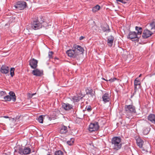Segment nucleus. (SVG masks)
I'll return each instance as SVG.
<instances>
[{
	"instance_id": "obj_1",
	"label": "nucleus",
	"mask_w": 155,
	"mask_h": 155,
	"mask_svg": "<svg viewBox=\"0 0 155 155\" xmlns=\"http://www.w3.org/2000/svg\"><path fill=\"white\" fill-rule=\"evenodd\" d=\"M84 51V48L81 46L74 44L72 49L67 50L66 53L69 57L78 59L80 58V55L83 54Z\"/></svg>"
},
{
	"instance_id": "obj_2",
	"label": "nucleus",
	"mask_w": 155,
	"mask_h": 155,
	"mask_svg": "<svg viewBox=\"0 0 155 155\" xmlns=\"http://www.w3.org/2000/svg\"><path fill=\"white\" fill-rule=\"evenodd\" d=\"M136 30L137 31V34L135 31H130L127 36L128 38H129L132 41H139V37L138 35H140L142 31V28L140 27L136 26Z\"/></svg>"
},
{
	"instance_id": "obj_3",
	"label": "nucleus",
	"mask_w": 155,
	"mask_h": 155,
	"mask_svg": "<svg viewBox=\"0 0 155 155\" xmlns=\"http://www.w3.org/2000/svg\"><path fill=\"white\" fill-rule=\"evenodd\" d=\"M121 138L120 137H114L111 140V144L114 149L118 150L120 149L122 143H120Z\"/></svg>"
},
{
	"instance_id": "obj_4",
	"label": "nucleus",
	"mask_w": 155,
	"mask_h": 155,
	"mask_svg": "<svg viewBox=\"0 0 155 155\" xmlns=\"http://www.w3.org/2000/svg\"><path fill=\"white\" fill-rule=\"evenodd\" d=\"M18 153L21 155L29 154L31 153V150L28 147L23 148L20 147L17 150Z\"/></svg>"
},
{
	"instance_id": "obj_5",
	"label": "nucleus",
	"mask_w": 155,
	"mask_h": 155,
	"mask_svg": "<svg viewBox=\"0 0 155 155\" xmlns=\"http://www.w3.org/2000/svg\"><path fill=\"white\" fill-rule=\"evenodd\" d=\"M41 25L39 19L34 20L31 24V28L34 30H37L41 28Z\"/></svg>"
},
{
	"instance_id": "obj_6",
	"label": "nucleus",
	"mask_w": 155,
	"mask_h": 155,
	"mask_svg": "<svg viewBox=\"0 0 155 155\" xmlns=\"http://www.w3.org/2000/svg\"><path fill=\"white\" fill-rule=\"evenodd\" d=\"M100 126L98 122H95L91 123L89 125V130L92 132L97 130L99 128Z\"/></svg>"
},
{
	"instance_id": "obj_7",
	"label": "nucleus",
	"mask_w": 155,
	"mask_h": 155,
	"mask_svg": "<svg viewBox=\"0 0 155 155\" xmlns=\"http://www.w3.org/2000/svg\"><path fill=\"white\" fill-rule=\"evenodd\" d=\"M27 6V3L24 1H19L17 2L14 7L19 10H22L26 8Z\"/></svg>"
},
{
	"instance_id": "obj_8",
	"label": "nucleus",
	"mask_w": 155,
	"mask_h": 155,
	"mask_svg": "<svg viewBox=\"0 0 155 155\" xmlns=\"http://www.w3.org/2000/svg\"><path fill=\"white\" fill-rule=\"evenodd\" d=\"M125 109L126 113L132 114L136 112L135 107L133 105H126Z\"/></svg>"
},
{
	"instance_id": "obj_9",
	"label": "nucleus",
	"mask_w": 155,
	"mask_h": 155,
	"mask_svg": "<svg viewBox=\"0 0 155 155\" xmlns=\"http://www.w3.org/2000/svg\"><path fill=\"white\" fill-rule=\"evenodd\" d=\"M29 65L32 68L35 69L38 66V61L33 58L30 59L29 61Z\"/></svg>"
},
{
	"instance_id": "obj_10",
	"label": "nucleus",
	"mask_w": 155,
	"mask_h": 155,
	"mask_svg": "<svg viewBox=\"0 0 155 155\" xmlns=\"http://www.w3.org/2000/svg\"><path fill=\"white\" fill-rule=\"evenodd\" d=\"M85 96V94L82 95V94H80L79 95H77V96H73L71 97V100L74 102H78L82 98Z\"/></svg>"
},
{
	"instance_id": "obj_11",
	"label": "nucleus",
	"mask_w": 155,
	"mask_h": 155,
	"mask_svg": "<svg viewBox=\"0 0 155 155\" xmlns=\"http://www.w3.org/2000/svg\"><path fill=\"white\" fill-rule=\"evenodd\" d=\"M153 33L147 29L145 30L143 32L142 37L144 38H147L150 36Z\"/></svg>"
},
{
	"instance_id": "obj_12",
	"label": "nucleus",
	"mask_w": 155,
	"mask_h": 155,
	"mask_svg": "<svg viewBox=\"0 0 155 155\" xmlns=\"http://www.w3.org/2000/svg\"><path fill=\"white\" fill-rule=\"evenodd\" d=\"M9 68L5 65H2L1 68V72L3 74H7L9 72Z\"/></svg>"
},
{
	"instance_id": "obj_13",
	"label": "nucleus",
	"mask_w": 155,
	"mask_h": 155,
	"mask_svg": "<svg viewBox=\"0 0 155 155\" xmlns=\"http://www.w3.org/2000/svg\"><path fill=\"white\" fill-rule=\"evenodd\" d=\"M32 74L36 76H40L43 74V71L36 68L32 71Z\"/></svg>"
},
{
	"instance_id": "obj_14",
	"label": "nucleus",
	"mask_w": 155,
	"mask_h": 155,
	"mask_svg": "<svg viewBox=\"0 0 155 155\" xmlns=\"http://www.w3.org/2000/svg\"><path fill=\"white\" fill-rule=\"evenodd\" d=\"M103 101L104 103L109 102L110 100V96L109 94L105 93L102 97Z\"/></svg>"
},
{
	"instance_id": "obj_15",
	"label": "nucleus",
	"mask_w": 155,
	"mask_h": 155,
	"mask_svg": "<svg viewBox=\"0 0 155 155\" xmlns=\"http://www.w3.org/2000/svg\"><path fill=\"white\" fill-rule=\"evenodd\" d=\"M114 40V37L112 35L109 36L107 38V45L110 47H111L113 45V41Z\"/></svg>"
},
{
	"instance_id": "obj_16",
	"label": "nucleus",
	"mask_w": 155,
	"mask_h": 155,
	"mask_svg": "<svg viewBox=\"0 0 155 155\" xmlns=\"http://www.w3.org/2000/svg\"><path fill=\"white\" fill-rule=\"evenodd\" d=\"M136 143L137 145L140 148H141L143 147L144 141L141 138L139 137L136 138Z\"/></svg>"
},
{
	"instance_id": "obj_17",
	"label": "nucleus",
	"mask_w": 155,
	"mask_h": 155,
	"mask_svg": "<svg viewBox=\"0 0 155 155\" xmlns=\"http://www.w3.org/2000/svg\"><path fill=\"white\" fill-rule=\"evenodd\" d=\"M148 120L150 121L151 123L155 124V115L151 114L147 117Z\"/></svg>"
},
{
	"instance_id": "obj_18",
	"label": "nucleus",
	"mask_w": 155,
	"mask_h": 155,
	"mask_svg": "<svg viewBox=\"0 0 155 155\" xmlns=\"http://www.w3.org/2000/svg\"><path fill=\"white\" fill-rule=\"evenodd\" d=\"M86 94L87 95H90L91 96L93 97L94 96L95 92L93 93V90L91 88H87L85 90Z\"/></svg>"
},
{
	"instance_id": "obj_19",
	"label": "nucleus",
	"mask_w": 155,
	"mask_h": 155,
	"mask_svg": "<svg viewBox=\"0 0 155 155\" xmlns=\"http://www.w3.org/2000/svg\"><path fill=\"white\" fill-rule=\"evenodd\" d=\"M68 132V128L67 126L63 125L60 128L59 132L61 134H64Z\"/></svg>"
},
{
	"instance_id": "obj_20",
	"label": "nucleus",
	"mask_w": 155,
	"mask_h": 155,
	"mask_svg": "<svg viewBox=\"0 0 155 155\" xmlns=\"http://www.w3.org/2000/svg\"><path fill=\"white\" fill-rule=\"evenodd\" d=\"M62 107L65 110H69L72 108L73 106L69 104L64 103L62 105Z\"/></svg>"
},
{
	"instance_id": "obj_21",
	"label": "nucleus",
	"mask_w": 155,
	"mask_h": 155,
	"mask_svg": "<svg viewBox=\"0 0 155 155\" xmlns=\"http://www.w3.org/2000/svg\"><path fill=\"white\" fill-rule=\"evenodd\" d=\"M41 20H40V23L41 24V28L42 27H46L48 26V23L45 21L44 19L43 18L42 16H41L40 17Z\"/></svg>"
},
{
	"instance_id": "obj_22",
	"label": "nucleus",
	"mask_w": 155,
	"mask_h": 155,
	"mask_svg": "<svg viewBox=\"0 0 155 155\" xmlns=\"http://www.w3.org/2000/svg\"><path fill=\"white\" fill-rule=\"evenodd\" d=\"M102 29L104 32H109L110 31L109 26L107 24H104L102 27Z\"/></svg>"
},
{
	"instance_id": "obj_23",
	"label": "nucleus",
	"mask_w": 155,
	"mask_h": 155,
	"mask_svg": "<svg viewBox=\"0 0 155 155\" xmlns=\"http://www.w3.org/2000/svg\"><path fill=\"white\" fill-rule=\"evenodd\" d=\"M9 94L13 101L15 102L16 99V96L15 93L12 91H10L9 93Z\"/></svg>"
},
{
	"instance_id": "obj_24",
	"label": "nucleus",
	"mask_w": 155,
	"mask_h": 155,
	"mask_svg": "<svg viewBox=\"0 0 155 155\" xmlns=\"http://www.w3.org/2000/svg\"><path fill=\"white\" fill-rule=\"evenodd\" d=\"M141 85L140 80L138 78H137L134 81V85Z\"/></svg>"
},
{
	"instance_id": "obj_25",
	"label": "nucleus",
	"mask_w": 155,
	"mask_h": 155,
	"mask_svg": "<svg viewBox=\"0 0 155 155\" xmlns=\"http://www.w3.org/2000/svg\"><path fill=\"white\" fill-rule=\"evenodd\" d=\"M74 140L73 138H71L70 140H68L67 142V143L69 145L71 146L73 144Z\"/></svg>"
},
{
	"instance_id": "obj_26",
	"label": "nucleus",
	"mask_w": 155,
	"mask_h": 155,
	"mask_svg": "<svg viewBox=\"0 0 155 155\" xmlns=\"http://www.w3.org/2000/svg\"><path fill=\"white\" fill-rule=\"evenodd\" d=\"M3 100H2L3 101L4 100L5 101H10L11 100H12V99L11 98V97L9 95H7V96H4L3 97Z\"/></svg>"
},
{
	"instance_id": "obj_27",
	"label": "nucleus",
	"mask_w": 155,
	"mask_h": 155,
	"mask_svg": "<svg viewBox=\"0 0 155 155\" xmlns=\"http://www.w3.org/2000/svg\"><path fill=\"white\" fill-rule=\"evenodd\" d=\"M100 9V6L98 5H97L93 8L92 10L93 12H96L99 10Z\"/></svg>"
},
{
	"instance_id": "obj_28",
	"label": "nucleus",
	"mask_w": 155,
	"mask_h": 155,
	"mask_svg": "<svg viewBox=\"0 0 155 155\" xmlns=\"http://www.w3.org/2000/svg\"><path fill=\"white\" fill-rule=\"evenodd\" d=\"M148 128H145L143 129V133L144 135H147L149 132V129Z\"/></svg>"
},
{
	"instance_id": "obj_29",
	"label": "nucleus",
	"mask_w": 155,
	"mask_h": 155,
	"mask_svg": "<svg viewBox=\"0 0 155 155\" xmlns=\"http://www.w3.org/2000/svg\"><path fill=\"white\" fill-rule=\"evenodd\" d=\"M106 78V79H105L104 78H102V79L104 80L105 81H109L111 83L114 82L115 80H116V79H117L116 78H114L113 79L110 78V79H108L107 78Z\"/></svg>"
},
{
	"instance_id": "obj_30",
	"label": "nucleus",
	"mask_w": 155,
	"mask_h": 155,
	"mask_svg": "<svg viewBox=\"0 0 155 155\" xmlns=\"http://www.w3.org/2000/svg\"><path fill=\"white\" fill-rule=\"evenodd\" d=\"M55 155H64V154L62 151L61 150H59L55 152Z\"/></svg>"
},
{
	"instance_id": "obj_31",
	"label": "nucleus",
	"mask_w": 155,
	"mask_h": 155,
	"mask_svg": "<svg viewBox=\"0 0 155 155\" xmlns=\"http://www.w3.org/2000/svg\"><path fill=\"white\" fill-rule=\"evenodd\" d=\"M150 25L151 27V29L152 30L153 29H155V22L154 21H153L151 23Z\"/></svg>"
},
{
	"instance_id": "obj_32",
	"label": "nucleus",
	"mask_w": 155,
	"mask_h": 155,
	"mask_svg": "<svg viewBox=\"0 0 155 155\" xmlns=\"http://www.w3.org/2000/svg\"><path fill=\"white\" fill-rule=\"evenodd\" d=\"M14 71H15V68H11L10 69V75L12 77L14 74Z\"/></svg>"
},
{
	"instance_id": "obj_33",
	"label": "nucleus",
	"mask_w": 155,
	"mask_h": 155,
	"mask_svg": "<svg viewBox=\"0 0 155 155\" xmlns=\"http://www.w3.org/2000/svg\"><path fill=\"white\" fill-rule=\"evenodd\" d=\"M43 117L42 115L39 116L38 119L39 122L41 123H43Z\"/></svg>"
},
{
	"instance_id": "obj_34",
	"label": "nucleus",
	"mask_w": 155,
	"mask_h": 155,
	"mask_svg": "<svg viewBox=\"0 0 155 155\" xmlns=\"http://www.w3.org/2000/svg\"><path fill=\"white\" fill-rule=\"evenodd\" d=\"M85 109L88 112H90L92 110L91 107L90 105L87 106Z\"/></svg>"
},
{
	"instance_id": "obj_35",
	"label": "nucleus",
	"mask_w": 155,
	"mask_h": 155,
	"mask_svg": "<svg viewBox=\"0 0 155 155\" xmlns=\"http://www.w3.org/2000/svg\"><path fill=\"white\" fill-rule=\"evenodd\" d=\"M141 85H134V90L135 92L138 89L140 88Z\"/></svg>"
},
{
	"instance_id": "obj_36",
	"label": "nucleus",
	"mask_w": 155,
	"mask_h": 155,
	"mask_svg": "<svg viewBox=\"0 0 155 155\" xmlns=\"http://www.w3.org/2000/svg\"><path fill=\"white\" fill-rule=\"evenodd\" d=\"M117 2H121L123 3H126L127 1V0H116Z\"/></svg>"
},
{
	"instance_id": "obj_37",
	"label": "nucleus",
	"mask_w": 155,
	"mask_h": 155,
	"mask_svg": "<svg viewBox=\"0 0 155 155\" xmlns=\"http://www.w3.org/2000/svg\"><path fill=\"white\" fill-rule=\"evenodd\" d=\"M53 52L52 51H50L48 53V57L49 59L51 58H52V55L53 54Z\"/></svg>"
},
{
	"instance_id": "obj_38",
	"label": "nucleus",
	"mask_w": 155,
	"mask_h": 155,
	"mask_svg": "<svg viewBox=\"0 0 155 155\" xmlns=\"http://www.w3.org/2000/svg\"><path fill=\"white\" fill-rule=\"evenodd\" d=\"M6 94V93L5 92V91H1L0 92V95L1 96H4Z\"/></svg>"
},
{
	"instance_id": "obj_39",
	"label": "nucleus",
	"mask_w": 155,
	"mask_h": 155,
	"mask_svg": "<svg viewBox=\"0 0 155 155\" xmlns=\"http://www.w3.org/2000/svg\"><path fill=\"white\" fill-rule=\"evenodd\" d=\"M3 155H13V154L12 153H4L3 154Z\"/></svg>"
},
{
	"instance_id": "obj_40",
	"label": "nucleus",
	"mask_w": 155,
	"mask_h": 155,
	"mask_svg": "<svg viewBox=\"0 0 155 155\" xmlns=\"http://www.w3.org/2000/svg\"><path fill=\"white\" fill-rule=\"evenodd\" d=\"M84 38V37L81 36L80 37V40H82Z\"/></svg>"
},
{
	"instance_id": "obj_41",
	"label": "nucleus",
	"mask_w": 155,
	"mask_h": 155,
	"mask_svg": "<svg viewBox=\"0 0 155 155\" xmlns=\"http://www.w3.org/2000/svg\"><path fill=\"white\" fill-rule=\"evenodd\" d=\"M3 117L5 118H9V117L7 116H3Z\"/></svg>"
},
{
	"instance_id": "obj_42",
	"label": "nucleus",
	"mask_w": 155,
	"mask_h": 155,
	"mask_svg": "<svg viewBox=\"0 0 155 155\" xmlns=\"http://www.w3.org/2000/svg\"><path fill=\"white\" fill-rule=\"evenodd\" d=\"M142 76V74H140L139 76V77H140L141 76Z\"/></svg>"
},
{
	"instance_id": "obj_43",
	"label": "nucleus",
	"mask_w": 155,
	"mask_h": 155,
	"mask_svg": "<svg viewBox=\"0 0 155 155\" xmlns=\"http://www.w3.org/2000/svg\"><path fill=\"white\" fill-rule=\"evenodd\" d=\"M47 155H51V154H47Z\"/></svg>"
},
{
	"instance_id": "obj_44",
	"label": "nucleus",
	"mask_w": 155,
	"mask_h": 155,
	"mask_svg": "<svg viewBox=\"0 0 155 155\" xmlns=\"http://www.w3.org/2000/svg\"><path fill=\"white\" fill-rule=\"evenodd\" d=\"M56 59H58V58H56Z\"/></svg>"
}]
</instances>
